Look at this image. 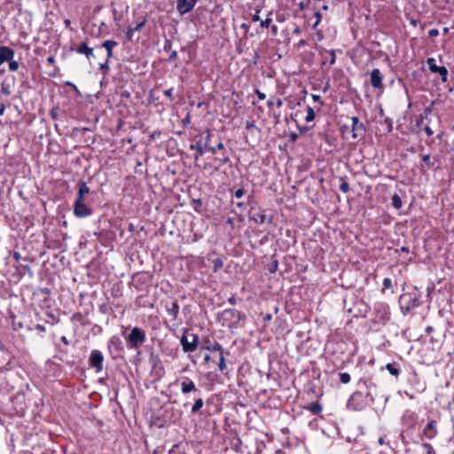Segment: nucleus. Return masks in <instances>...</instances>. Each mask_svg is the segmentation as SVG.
<instances>
[{
	"label": "nucleus",
	"instance_id": "46",
	"mask_svg": "<svg viewBox=\"0 0 454 454\" xmlns=\"http://www.w3.org/2000/svg\"><path fill=\"white\" fill-rule=\"evenodd\" d=\"M160 134H161V132H160V131H159V130H155V131H153V132L150 135V138H151L152 140H155V139H157V138H159V137H160Z\"/></svg>",
	"mask_w": 454,
	"mask_h": 454
},
{
	"label": "nucleus",
	"instance_id": "64",
	"mask_svg": "<svg viewBox=\"0 0 454 454\" xmlns=\"http://www.w3.org/2000/svg\"><path fill=\"white\" fill-rule=\"evenodd\" d=\"M210 360H211L210 356H209V355H207H207H205V356H204V362H205L206 364H207Z\"/></svg>",
	"mask_w": 454,
	"mask_h": 454
},
{
	"label": "nucleus",
	"instance_id": "6",
	"mask_svg": "<svg viewBox=\"0 0 454 454\" xmlns=\"http://www.w3.org/2000/svg\"><path fill=\"white\" fill-rule=\"evenodd\" d=\"M103 362L104 356L101 351L98 349H93L90 352L89 357V364L90 367L94 368L96 372H101L103 371Z\"/></svg>",
	"mask_w": 454,
	"mask_h": 454
},
{
	"label": "nucleus",
	"instance_id": "16",
	"mask_svg": "<svg viewBox=\"0 0 454 454\" xmlns=\"http://www.w3.org/2000/svg\"><path fill=\"white\" fill-rule=\"evenodd\" d=\"M202 348L209 351H217L219 353L224 351L223 346L219 342L210 340L209 339L204 340Z\"/></svg>",
	"mask_w": 454,
	"mask_h": 454
},
{
	"label": "nucleus",
	"instance_id": "17",
	"mask_svg": "<svg viewBox=\"0 0 454 454\" xmlns=\"http://www.w3.org/2000/svg\"><path fill=\"white\" fill-rule=\"evenodd\" d=\"M203 134L200 135V137H202ZM190 150L196 151L195 154V160H198L200 156H202L205 153V151L207 150L203 145H202V138H200L199 141L196 142V144H192L190 145Z\"/></svg>",
	"mask_w": 454,
	"mask_h": 454
},
{
	"label": "nucleus",
	"instance_id": "45",
	"mask_svg": "<svg viewBox=\"0 0 454 454\" xmlns=\"http://www.w3.org/2000/svg\"><path fill=\"white\" fill-rule=\"evenodd\" d=\"M245 192H246L244 188H239L235 192L234 195L236 198L239 199L245 194Z\"/></svg>",
	"mask_w": 454,
	"mask_h": 454
},
{
	"label": "nucleus",
	"instance_id": "42",
	"mask_svg": "<svg viewBox=\"0 0 454 454\" xmlns=\"http://www.w3.org/2000/svg\"><path fill=\"white\" fill-rule=\"evenodd\" d=\"M145 20L144 19L142 21L138 22L135 27H133L132 29L137 32V31H140L142 29V27L145 26Z\"/></svg>",
	"mask_w": 454,
	"mask_h": 454
},
{
	"label": "nucleus",
	"instance_id": "12",
	"mask_svg": "<svg viewBox=\"0 0 454 454\" xmlns=\"http://www.w3.org/2000/svg\"><path fill=\"white\" fill-rule=\"evenodd\" d=\"M437 422L434 419L429 420L422 431V436L428 440H432L437 435Z\"/></svg>",
	"mask_w": 454,
	"mask_h": 454
},
{
	"label": "nucleus",
	"instance_id": "29",
	"mask_svg": "<svg viewBox=\"0 0 454 454\" xmlns=\"http://www.w3.org/2000/svg\"><path fill=\"white\" fill-rule=\"evenodd\" d=\"M252 219L254 221H255L256 223H263L266 221L267 217H266V215L262 212V213L254 215L252 216Z\"/></svg>",
	"mask_w": 454,
	"mask_h": 454
},
{
	"label": "nucleus",
	"instance_id": "30",
	"mask_svg": "<svg viewBox=\"0 0 454 454\" xmlns=\"http://www.w3.org/2000/svg\"><path fill=\"white\" fill-rule=\"evenodd\" d=\"M339 378H340V381L343 384H348L351 380V377L348 372H340Z\"/></svg>",
	"mask_w": 454,
	"mask_h": 454
},
{
	"label": "nucleus",
	"instance_id": "4",
	"mask_svg": "<svg viewBox=\"0 0 454 454\" xmlns=\"http://www.w3.org/2000/svg\"><path fill=\"white\" fill-rule=\"evenodd\" d=\"M146 340L145 333L139 327H133L127 337L128 346L129 348L137 349Z\"/></svg>",
	"mask_w": 454,
	"mask_h": 454
},
{
	"label": "nucleus",
	"instance_id": "37",
	"mask_svg": "<svg viewBox=\"0 0 454 454\" xmlns=\"http://www.w3.org/2000/svg\"><path fill=\"white\" fill-rule=\"evenodd\" d=\"M19 63L18 61H15L13 59L9 61V69L11 71H16L19 68Z\"/></svg>",
	"mask_w": 454,
	"mask_h": 454
},
{
	"label": "nucleus",
	"instance_id": "26",
	"mask_svg": "<svg viewBox=\"0 0 454 454\" xmlns=\"http://www.w3.org/2000/svg\"><path fill=\"white\" fill-rule=\"evenodd\" d=\"M307 409L315 415L319 414L322 411V406L317 402L311 403L309 404Z\"/></svg>",
	"mask_w": 454,
	"mask_h": 454
},
{
	"label": "nucleus",
	"instance_id": "33",
	"mask_svg": "<svg viewBox=\"0 0 454 454\" xmlns=\"http://www.w3.org/2000/svg\"><path fill=\"white\" fill-rule=\"evenodd\" d=\"M267 105L269 107H271L273 106H277L278 107H281L283 106V101L281 98H277L276 100H269L267 102Z\"/></svg>",
	"mask_w": 454,
	"mask_h": 454
},
{
	"label": "nucleus",
	"instance_id": "58",
	"mask_svg": "<svg viewBox=\"0 0 454 454\" xmlns=\"http://www.w3.org/2000/svg\"><path fill=\"white\" fill-rule=\"evenodd\" d=\"M228 301H229L231 304H232V305L236 304V297H235V295H231V296L228 299Z\"/></svg>",
	"mask_w": 454,
	"mask_h": 454
},
{
	"label": "nucleus",
	"instance_id": "9",
	"mask_svg": "<svg viewBox=\"0 0 454 454\" xmlns=\"http://www.w3.org/2000/svg\"><path fill=\"white\" fill-rule=\"evenodd\" d=\"M349 120L351 121L352 137L354 139L363 137L365 134V127L364 123L356 116L349 118Z\"/></svg>",
	"mask_w": 454,
	"mask_h": 454
},
{
	"label": "nucleus",
	"instance_id": "40",
	"mask_svg": "<svg viewBox=\"0 0 454 454\" xmlns=\"http://www.w3.org/2000/svg\"><path fill=\"white\" fill-rule=\"evenodd\" d=\"M213 262H214V266H215V270L221 269L223 265V261L219 258L215 259Z\"/></svg>",
	"mask_w": 454,
	"mask_h": 454
},
{
	"label": "nucleus",
	"instance_id": "53",
	"mask_svg": "<svg viewBox=\"0 0 454 454\" xmlns=\"http://www.w3.org/2000/svg\"><path fill=\"white\" fill-rule=\"evenodd\" d=\"M134 30L132 28H129L128 31H127V37L129 40H131L132 37H133V34H134Z\"/></svg>",
	"mask_w": 454,
	"mask_h": 454
},
{
	"label": "nucleus",
	"instance_id": "63",
	"mask_svg": "<svg viewBox=\"0 0 454 454\" xmlns=\"http://www.w3.org/2000/svg\"><path fill=\"white\" fill-rule=\"evenodd\" d=\"M119 342H120V341H119V339H118V338H115V337H114V338H112V339L110 340V344H114V343H119Z\"/></svg>",
	"mask_w": 454,
	"mask_h": 454
},
{
	"label": "nucleus",
	"instance_id": "2",
	"mask_svg": "<svg viewBox=\"0 0 454 454\" xmlns=\"http://www.w3.org/2000/svg\"><path fill=\"white\" fill-rule=\"evenodd\" d=\"M223 325L229 328L242 327L246 321V315L234 309H224L222 314Z\"/></svg>",
	"mask_w": 454,
	"mask_h": 454
},
{
	"label": "nucleus",
	"instance_id": "24",
	"mask_svg": "<svg viewBox=\"0 0 454 454\" xmlns=\"http://www.w3.org/2000/svg\"><path fill=\"white\" fill-rule=\"evenodd\" d=\"M204 402L201 397H196L195 402L191 408V413L195 414L197 413L202 407H203Z\"/></svg>",
	"mask_w": 454,
	"mask_h": 454
},
{
	"label": "nucleus",
	"instance_id": "11",
	"mask_svg": "<svg viewBox=\"0 0 454 454\" xmlns=\"http://www.w3.org/2000/svg\"><path fill=\"white\" fill-rule=\"evenodd\" d=\"M181 392L184 395L189 393L200 394L195 383L188 377H184L181 381Z\"/></svg>",
	"mask_w": 454,
	"mask_h": 454
},
{
	"label": "nucleus",
	"instance_id": "1",
	"mask_svg": "<svg viewBox=\"0 0 454 454\" xmlns=\"http://www.w3.org/2000/svg\"><path fill=\"white\" fill-rule=\"evenodd\" d=\"M441 120L437 114H433L430 107H427L424 113L417 121V127L421 129H424L426 134L431 137L434 134V129L440 126Z\"/></svg>",
	"mask_w": 454,
	"mask_h": 454
},
{
	"label": "nucleus",
	"instance_id": "60",
	"mask_svg": "<svg viewBox=\"0 0 454 454\" xmlns=\"http://www.w3.org/2000/svg\"><path fill=\"white\" fill-rule=\"evenodd\" d=\"M312 98L314 101H319L320 105H323V102L320 101V96L313 94Z\"/></svg>",
	"mask_w": 454,
	"mask_h": 454
},
{
	"label": "nucleus",
	"instance_id": "10",
	"mask_svg": "<svg viewBox=\"0 0 454 454\" xmlns=\"http://www.w3.org/2000/svg\"><path fill=\"white\" fill-rule=\"evenodd\" d=\"M427 64L432 73H438L442 76V82H446L448 71L444 67H438L434 58L427 59Z\"/></svg>",
	"mask_w": 454,
	"mask_h": 454
},
{
	"label": "nucleus",
	"instance_id": "52",
	"mask_svg": "<svg viewBox=\"0 0 454 454\" xmlns=\"http://www.w3.org/2000/svg\"><path fill=\"white\" fill-rule=\"evenodd\" d=\"M261 10L257 9L255 14L253 16V21H259L260 20V13Z\"/></svg>",
	"mask_w": 454,
	"mask_h": 454
},
{
	"label": "nucleus",
	"instance_id": "36",
	"mask_svg": "<svg viewBox=\"0 0 454 454\" xmlns=\"http://www.w3.org/2000/svg\"><path fill=\"white\" fill-rule=\"evenodd\" d=\"M215 160H218L221 164H226L230 161V158L227 154H223L221 157H216Z\"/></svg>",
	"mask_w": 454,
	"mask_h": 454
},
{
	"label": "nucleus",
	"instance_id": "44",
	"mask_svg": "<svg viewBox=\"0 0 454 454\" xmlns=\"http://www.w3.org/2000/svg\"><path fill=\"white\" fill-rule=\"evenodd\" d=\"M182 123L184 126H187L191 123V114L187 113L186 116L183 119Z\"/></svg>",
	"mask_w": 454,
	"mask_h": 454
},
{
	"label": "nucleus",
	"instance_id": "19",
	"mask_svg": "<svg viewBox=\"0 0 454 454\" xmlns=\"http://www.w3.org/2000/svg\"><path fill=\"white\" fill-rule=\"evenodd\" d=\"M372 85H381L382 75L380 69L375 68L371 73Z\"/></svg>",
	"mask_w": 454,
	"mask_h": 454
},
{
	"label": "nucleus",
	"instance_id": "18",
	"mask_svg": "<svg viewBox=\"0 0 454 454\" xmlns=\"http://www.w3.org/2000/svg\"><path fill=\"white\" fill-rule=\"evenodd\" d=\"M90 193V188L87 186L86 183L81 181L78 183V194L77 198L79 200H84L85 196Z\"/></svg>",
	"mask_w": 454,
	"mask_h": 454
},
{
	"label": "nucleus",
	"instance_id": "13",
	"mask_svg": "<svg viewBox=\"0 0 454 454\" xmlns=\"http://www.w3.org/2000/svg\"><path fill=\"white\" fill-rule=\"evenodd\" d=\"M373 309L379 319L381 321H385L389 318V307L386 303L377 302L374 304Z\"/></svg>",
	"mask_w": 454,
	"mask_h": 454
},
{
	"label": "nucleus",
	"instance_id": "57",
	"mask_svg": "<svg viewBox=\"0 0 454 454\" xmlns=\"http://www.w3.org/2000/svg\"><path fill=\"white\" fill-rule=\"evenodd\" d=\"M271 318H272L271 314H266V315L263 316V321L264 322H269V321L271 320Z\"/></svg>",
	"mask_w": 454,
	"mask_h": 454
},
{
	"label": "nucleus",
	"instance_id": "23",
	"mask_svg": "<svg viewBox=\"0 0 454 454\" xmlns=\"http://www.w3.org/2000/svg\"><path fill=\"white\" fill-rule=\"evenodd\" d=\"M386 369L388 371V372L395 376V378H397L400 374V368L398 367V365L396 364H386Z\"/></svg>",
	"mask_w": 454,
	"mask_h": 454
},
{
	"label": "nucleus",
	"instance_id": "41",
	"mask_svg": "<svg viewBox=\"0 0 454 454\" xmlns=\"http://www.w3.org/2000/svg\"><path fill=\"white\" fill-rule=\"evenodd\" d=\"M11 94L8 87H1L0 95L1 97L4 96L5 98Z\"/></svg>",
	"mask_w": 454,
	"mask_h": 454
},
{
	"label": "nucleus",
	"instance_id": "55",
	"mask_svg": "<svg viewBox=\"0 0 454 454\" xmlns=\"http://www.w3.org/2000/svg\"><path fill=\"white\" fill-rule=\"evenodd\" d=\"M386 437H387V435H386V434H384V435H382V436H380V437L379 438L378 442H379V444H380V445H383V444H385V438H386Z\"/></svg>",
	"mask_w": 454,
	"mask_h": 454
},
{
	"label": "nucleus",
	"instance_id": "22",
	"mask_svg": "<svg viewBox=\"0 0 454 454\" xmlns=\"http://www.w3.org/2000/svg\"><path fill=\"white\" fill-rule=\"evenodd\" d=\"M117 45V42L107 40L105 41L102 44V46L107 51V58L112 57V51L113 49Z\"/></svg>",
	"mask_w": 454,
	"mask_h": 454
},
{
	"label": "nucleus",
	"instance_id": "8",
	"mask_svg": "<svg viewBox=\"0 0 454 454\" xmlns=\"http://www.w3.org/2000/svg\"><path fill=\"white\" fill-rule=\"evenodd\" d=\"M365 397L360 391L354 392L348 402V406L353 410H362L365 406Z\"/></svg>",
	"mask_w": 454,
	"mask_h": 454
},
{
	"label": "nucleus",
	"instance_id": "48",
	"mask_svg": "<svg viewBox=\"0 0 454 454\" xmlns=\"http://www.w3.org/2000/svg\"><path fill=\"white\" fill-rule=\"evenodd\" d=\"M278 270V262L274 261L273 263L269 268L270 272L273 273Z\"/></svg>",
	"mask_w": 454,
	"mask_h": 454
},
{
	"label": "nucleus",
	"instance_id": "61",
	"mask_svg": "<svg viewBox=\"0 0 454 454\" xmlns=\"http://www.w3.org/2000/svg\"><path fill=\"white\" fill-rule=\"evenodd\" d=\"M61 341L65 344V345H69V340H67V338L66 336H62L61 337Z\"/></svg>",
	"mask_w": 454,
	"mask_h": 454
},
{
	"label": "nucleus",
	"instance_id": "39",
	"mask_svg": "<svg viewBox=\"0 0 454 454\" xmlns=\"http://www.w3.org/2000/svg\"><path fill=\"white\" fill-rule=\"evenodd\" d=\"M422 160L428 166V167H433L434 166V163L431 162L430 160V155L429 154H425L422 156Z\"/></svg>",
	"mask_w": 454,
	"mask_h": 454
},
{
	"label": "nucleus",
	"instance_id": "5",
	"mask_svg": "<svg viewBox=\"0 0 454 454\" xmlns=\"http://www.w3.org/2000/svg\"><path fill=\"white\" fill-rule=\"evenodd\" d=\"M199 336L194 333L183 334L180 339V343L183 347V350L185 353H191L197 349L199 345Z\"/></svg>",
	"mask_w": 454,
	"mask_h": 454
},
{
	"label": "nucleus",
	"instance_id": "3",
	"mask_svg": "<svg viewBox=\"0 0 454 454\" xmlns=\"http://www.w3.org/2000/svg\"><path fill=\"white\" fill-rule=\"evenodd\" d=\"M399 304L401 310L406 315L419 306V295L412 293L403 294L399 297Z\"/></svg>",
	"mask_w": 454,
	"mask_h": 454
},
{
	"label": "nucleus",
	"instance_id": "47",
	"mask_svg": "<svg viewBox=\"0 0 454 454\" xmlns=\"http://www.w3.org/2000/svg\"><path fill=\"white\" fill-rule=\"evenodd\" d=\"M423 447L427 449L428 454H432L434 452L433 447L430 443H423Z\"/></svg>",
	"mask_w": 454,
	"mask_h": 454
},
{
	"label": "nucleus",
	"instance_id": "28",
	"mask_svg": "<svg viewBox=\"0 0 454 454\" xmlns=\"http://www.w3.org/2000/svg\"><path fill=\"white\" fill-rule=\"evenodd\" d=\"M306 111H307V115H306V117H305V121H306L307 122H310V121H312L315 119V111H314V109H313L311 106H308L306 107Z\"/></svg>",
	"mask_w": 454,
	"mask_h": 454
},
{
	"label": "nucleus",
	"instance_id": "35",
	"mask_svg": "<svg viewBox=\"0 0 454 454\" xmlns=\"http://www.w3.org/2000/svg\"><path fill=\"white\" fill-rule=\"evenodd\" d=\"M224 149V145L222 143V142H219L216 146H211V147H208V151L211 152L212 153L215 154L216 153V151L217 150H223Z\"/></svg>",
	"mask_w": 454,
	"mask_h": 454
},
{
	"label": "nucleus",
	"instance_id": "31",
	"mask_svg": "<svg viewBox=\"0 0 454 454\" xmlns=\"http://www.w3.org/2000/svg\"><path fill=\"white\" fill-rule=\"evenodd\" d=\"M204 134L206 135V137H205V142L202 143V145L208 151V147H211L209 145V142H210L212 133L207 129L204 132Z\"/></svg>",
	"mask_w": 454,
	"mask_h": 454
},
{
	"label": "nucleus",
	"instance_id": "38",
	"mask_svg": "<svg viewBox=\"0 0 454 454\" xmlns=\"http://www.w3.org/2000/svg\"><path fill=\"white\" fill-rule=\"evenodd\" d=\"M384 123L387 125V132H391L393 129V121L390 118H386L384 120Z\"/></svg>",
	"mask_w": 454,
	"mask_h": 454
},
{
	"label": "nucleus",
	"instance_id": "54",
	"mask_svg": "<svg viewBox=\"0 0 454 454\" xmlns=\"http://www.w3.org/2000/svg\"><path fill=\"white\" fill-rule=\"evenodd\" d=\"M35 329L41 333H44L45 332V327L43 325H40V324H37L35 325Z\"/></svg>",
	"mask_w": 454,
	"mask_h": 454
},
{
	"label": "nucleus",
	"instance_id": "62",
	"mask_svg": "<svg viewBox=\"0 0 454 454\" xmlns=\"http://www.w3.org/2000/svg\"><path fill=\"white\" fill-rule=\"evenodd\" d=\"M400 251H401V252H403V253H406V254H408L410 250H409V247H402L400 248Z\"/></svg>",
	"mask_w": 454,
	"mask_h": 454
},
{
	"label": "nucleus",
	"instance_id": "27",
	"mask_svg": "<svg viewBox=\"0 0 454 454\" xmlns=\"http://www.w3.org/2000/svg\"><path fill=\"white\" fill-rule=\"evenodd\" d=\"M392 205L395 208L400 209L402 207V199L398 194H394L392 197Z\"/></svg>",
	"mask_w": 454,
	"mask_h": 454
},
{
	"label": "nucleus",
	"instance_id": "59",
	"mask_svg": "<svg viewBox=\"0 0 454 454\" xmlns=\"http://www.w3.org/2000/svg\"><path fill=\"white\" fill-rule=\"evenodd\" d=\"M255 125H254V121H247V124H246V128L247 129H252V128H254Z\"/></svg>",
	"mask_w": 454,
	"mask_h": 454
},
{
	"label": "nucleus",
	"instance_id": "25",
	"mask_svg": "<svg viewBox=\"0 0 454 454\" xmlns=\"http://www.w3.org/2000/svg\"><path fill=\"white\" fill-rule=\"evenodd\" d=\"M225 354L229 355V352L223 351L222 353H219L218 368L221 372L225 371L227 368Z\"/></svg>",
	"mask_w": 454,
	"mask_h": 454
},
{
	"label": "nucleus",
	"instance_id": "34",
	"mask_svg": "<svg viewBox=\"0 0 454 454\" xmlns=\"http://www.w3.org/2000/svg\"><path fill=\"white\" fill-rule=\"evenodd\" d=\"M392 286V280L389 278H385L382 284V292L389 289Z\"/></svg>",
	"mask_w": 454,
	"mask_h": 454
},
{
	"label": "nucleus",
	"instance_id": "51",
	"mask_svg": "<svg viewBox=\"0 0 454 454\" xmlns=\"http://www.w3.org/2000/svg\"><path fill=\"white\" fill-rule=\"evenodd\" d=\"M164 95L171 98L173 95V89H168L163 91Z\"/></svg>",
	"mask_w": 454,
	"mask_h": 454
},
{
	"label": "nucleus",
	"instance_id": "49",
	"mask_svg": "<svg viewBox=\"0 0 454 454\" xmlns=\"http://www.w3.org/2000/svg\"><path fill=\"white\" fill-rule=\"evenodd\" d=\"M430 37H435L439 35V32L436 28L430 29L428 32Z\"/></svg>",
	"mask_w": 454,
	"mask_h": 454
},
{
	"label": "nucleus",
	"instance_id": "20",
	"mask_svg": "<svg viewBox=\"0 0 454 454\" xmlns=\"http://www.w3.org/2000/svg\"><path fill=\"white\" fill-rule=\"evenodd\" d=\"M169 316L176 319L179 314V304L177 301H174L169 307L167 308Z\"/></svg>",
	"mask_w": 454,
	"mask_h": 454
},
{
	"label": "nucleus",
	"instance_id": "14",
	"mask_svg": "<svg viewBox=\"0 0 454 454\" xmlns=\"http://www.w3.org/2000/svg\"><path fill=\"white\" fill-rule=\"evenodd\" d=\"M195 0H177L176 9L180 14H185L195 6Z\"/></svg>",
	"mask_w": 454,
	"mask_h": 454
},
{
	"label": "nucleus",
	"instance_id": "43",
	"mask_svg": "<svg viewBox=\"0 0 454 454\" xmlns=\"http://www.w3.org/2000/svg\"><path fill=\"white\" fill-rule=\"evenodd\" d=\"M271 21H272L271 19L267 18L266 20H262L260 25H261L262 27L267 28V27H269V26L271 23Z\"/></svg>",
	"mask_w": 454,
	"mask_h": 454
},
{
	"label": "nucleus",
	"instance_id": "15",
	"mask_svg": "<svg viewBox=\"0 0 454 454\" xmlns=\"http://www.w3.org/2000/svg\"><path fill=\"white\" fill-rule=\"evenodd\" d=\"M14 57V51L7 46H0V65L10 61Z\"/></svg>",
	"mask_w": 454,
	"mask_h": 454
},
{
	"label": "nucleus",
	"instance_id": "50",
	"mask_svg": "<svg viewBox=\"0 0 454 454\" xmlns=\"http://www.w3.org/2000/svg\"><path fill=\"white\" fill-rule=\"evenodd\" d=\"M12 255L13 259H14L15 261H17V262H19V261L21 259V254H20V253H19V252H17V251L12 252Z\"/></svg>",
	"mask_w": 454,
	"mask_h": 454
},
{
	"label": "nucleus",
	"instance_id": "21",
	"mask_svg": "<svg viewBox=\"0 0 454 454\" xmlns=\"http://www.w3.org/2000/svg\"><path fill=\"white\" fill-rule=\"evenodd\" d=\"M77 52L84 54L89 58L93 54V49L90 48L86 43H82L77 48Z\"/></svg>",
	"mask_w": 454,
	"mask_h": 454
},
{
	"label": "nucleus",
	"instance_id": "32",
	"mask_svg": "<svg viewBox=\"0 0 454 454\" xmlns=\"http://www.w3.org/2000/svg\"><path fill=\"white\" fill-rule=\"evenodd\" d=\"M340 190L344 193H348L350 190L348 183L347 181H345L343 178H341V184L340 185Z\"/></svg>",
	"mask_w": 454,
	"mask_h": 454
},
{
	"label": "nucleus",
	"instance_id": "56",
	"mask_svg": "<svg viewBox=\"0 0 454 454\" xmlns=\"http://www.w3.org/2000/svg\"><path fill=\"white\" fill-rule=\"evenodd\" d=\"M47 63L50 65H53L55 63V58L53 56H50L47 58Z\"/></svg>",
	"mask_w": 454,
	"mask_h": 454
},
{
	"label": "nucleus",
	"instance_id": "7",
	"mask_svg": "<svg viewBox=\"0 0 454 454\" xmlns=\"http://www.w3.org/2000/svg\"><path fill=\"white\" fill-rule=\"evenodd\" d=\"M92 214V209L85 204L84 200L76 199L74 205V215L84 218Z\"/></svg>",
	"mask_w": 454,
	"mask_h": 454
}]
</instances>
